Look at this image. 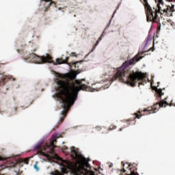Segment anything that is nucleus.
<instances>
[{"instance_id":"nucleus-1","label":"nucleus","mask_w":175,"mask_h":175,"mask_svg":"<svg viewBox=\"0 0 175 175\" xmlns=\"http://www.w3.org/2000/svg\"><path fill=\"white\" fill-rule=\"evenodd\" d=\"M57 85L60 89L58 98L63 103L64 111H62V117L60 118V122H64V118L66 117V113L69 111L72 105H75V102L77 99L79 91L85 90L87 85L81 84V81L73 79L72 75L58 74Z\"/></svg>"},{"instance_id":"nucleus-2","label":"nucleus","mask_w":175,"mask_h":175,"mask_svg":"<svg viewBox=\"0 0 175 175\" xmlns=\"http://www.w3.org/2000/svg\"><path fill=\"white\" fill-rule=\"evenodd\" d=\"M144 2L147 21L157 23V32H159L161 31V23L158 14H165V16L169 17L172 14L167 13V5L163 3V1H158L157 5L154 7H151L147 0H144Z\"/></svg>"},{"instance_id":"nucleus-3","label":"nucleus","mask_w":175,"mask_h":175,"mask_svg":"<svg viewBox=\"0 0 175 175\" xmlns=\"http://www.w3.org/2000/svg\"><path fill=\"white\" fill-rule=\"evenodd\" d=\"M61 166L63 167L62 172L64 174L68 173V170H71L76 175H95L93 171L88 170L91 169V165L85 157L83 159V161L75 163L68 160L62 159Z\"/></svg>"},{"instance_id":"nucleus-4","label":"nucleus","mask_w":175,"mask_h":175,"mask_svg":"<svg viewBox=\"0 0 175 175\" xmlns=\"http://www.w3.org/2000/svg\"><path fill=\"white\" fill-rule=\"evenodd\" d=\"M24 59H29L31 62H33V64H53L54 65H61V64H68L69 66H75V68H79V66H77V64H79V62H76L74 63H68L66 60H64L62 59L57 58L56 59V62L53 61V57L49 54L46 53V55L43 56H39L36 54H35L33 52L31 53H29L27 55H24Z\"/></svg>"},{"instance_id":"nucleus-5","label":"nucleus","mask_w":175,"mask_h":175,"mask_svg":"<svg viewBox=\"0 0 175 175\" xmlns=\"http://www.w3.org/2000/svg\"><path fill=\"white\" fill-rule=\"evenodd\" d=\"M132 65V59L126 61L121 67L118 68L117 73L111 78V81L118 80L132 87V71L129 66Z\"/></svg>"},{"instance_id":"nucleus-6","label":"nucleus","mask_w":175,"mask_h":175,"mask_svg":"<svg viewBox=\"0 0 175 175\" xmlns=\"http://www.w3.org/2000/svg\"><path fill=\"white\" fill-rule=\"evenodd\" d=\"M57 139H59L58 134H55L52 136V139L49 144L44 142H39L34 148L37 150L38 154L42 157L49 158L50 155H53V154H54V148L57 147V146H55V144H57Z\"/></svg>"},{"instance_id":"nucleus-7","label":"nucleus","mask_w":175,"mask_h":175,"mask_svg":"<svg viewBox=\"0 0 175 175\" xmlns=\"http://www.w3.org/2000/svg\"><path fill=\"white\" fill-rule=\"evenodd\" d=\"M167 106H174L173 103H167V102L165 100H161L159 103H157L154 104L152 107H149L146 109H144V110H139L138 113H134V118L133 121H135L136 122V118H138L139 120L140 118L143 117V116H148V114H152V113H155L156 111H158L160 107H166Z\"/></svg>"},{"instance_id":"nucleus-8","label":"nucleus","mask_w":175,"mask_h":175,"mask_svg":"<svg viewBox=\"0 0 175 175\" xmlns=\"http://www.w3.org/2000/svg\"><path fill=\"white\" fill-rule=\"evenodd\" d=\"M150 82V79L147 77L146 73H143L142 71H132V87H140V85H144L147 83Z\"/></svg>"},{"instance_id":"nucleus-9","label":"nucleus","mask_w":175,"mask_h":175,"mask_svg":"<svg viewBox=\"0 0 175 175\" xmlns=\"http://www.w3.org/2000/svg\"><path fill=\"white\" fill-rule=\"evenodd\" d=\"M154 51V47L149 49L148 51H143L142 52H138V53L132 58V65H135L136 62H139L140 59H143V58H144V55H146V54L144 53H148V51Z\"/></svg>"},{"instance_id":"nucleus-10","label":"nucleus","mask_w":175,"mask_h":175,"mask_svg":"<svg viewBox=\"0 0 175 175\" xmlns=\"http://www.w3.org/2000/svg\"><path fill=\"white\" fill-rule=\"evenodd\" d=\"M17 165V161L13 159H10L7 161L5 165H1V170L5 169V167H14Z\"/></svg>"},{"instance_id":"nucleus-11","label":"nucleus","mask_w":175,"mask_h":175,"mask_svg":"<svg viewBox=\"0 0 175 175\" xmlns=\"http://www.w3.org/2000/svg\"><path fill=\"white\" fill-rule=\"evenodd\" d=\"M70 152L71 158H72V159H76V158H79L80 157V153L76 150L75 146L70 148Z\"/></svg>"},{"instance_id":"nucleus-12","label":"nucleus","mask_w":175,"mask_h":175,"mask_svg":"<svg viewBox=\"0 0 175 175\" xmlns=\"http://www.w3.org/2000/svg\"><path fill=\"white\" fill-rule=\"evenodd\" d=\"M103 36V33L101 34V36L98 38V40L96 41V44L94 45L92 51H90V53H92V51H94L95 50V49H96V46L99 44V42H100V40H102V37Z\"/></svg>"},{"instance_id":"nucleus-13","label":"nucleus","mask_w":175,"mask_h":175,"mask_svg":"<svg viewBox=\"0 0 175 175\" xmlns=\"http://www.w3.org/2000/svg\"><path fill=\"white\" fill-rule=\"evenodd\" d=\"M156 92L159 98H161L164 94L163 92H162V89H156Z\"/></svg>"},{"instance_id":"nucleus-14","label":"nucleus","mask_w":175,"mask_h":175,"mask_svg":"<svg viewBox=\"0 0 175 175\" xmlns=\"http://www.w3.org/2000/svg\"><path fill=\"white\" fill-rule=\"evenodd\" d=\"M167 13H172V12H174V5H172V6L170 7V5H167Z\"/></svg>"},{"instance_id":"nucleus-15","label":"nucleus","mask_w":175,"mask_h":175,"mask_svg":"<svg viewBox=\"0 0 175 175\" xmlns=\"http://www.w3.org/2000/svg\"><path fill=\"white\" fill-rule=\"evenodd\" d=\"M134 164H133V171H132V175H139V173L135 172V170H137V168H136V167H134L133 166Z\"/></svg>"},{"instance_id":"nucleus-16","label":"nucleus","mask_w":175,"mask_h":175,"mask_svg":"<svg viewBox=\"0 0 175 175\" xmlns=\"http://www.w3.org/2000/svg\"><path fill=\"white\" fill-rule=\"evenodd\" d=\"M117 126L114 125V124H111L109 128V131H113V129H116Z\"/></svg>"},{"instance_id":"nucleus-17","label":"nucleus","mask_w":175,"mask_h":175,"mask_svg":"<svg viewBox=\"0 0 175 175\" xmlns=\"http://www.w3.org/2000/svg\"><path fill=\"white\" fill-rule=\"evenodd\" d=\"M22 162H23V163H25L26 165H28L29 162V159H25L22 161Z\"/></svg>"},{"instance_id":"nucleus-18","label":"nucleus","mask_w":175,"mask_h":175,"mask_svg":"<svg viewBox=\"0 0 175 175\" xmlns=\"http://www.w3.org/2000/svg\"><path fill=\"white\" fill-rule=\"evenodd\" d=\"M170 24L171 27H172L173 29H175V23L173 21H171L170 23Z\"/></svg>"},{"instance_id":"nucleus-19","label":"nucleus","mask_w":175,"mask_h":175,"mask_svg":"<svg viewBox=\"0 0 175 175\" xmlns=\"http://www.w3.org/2000/svg\"><path fill=\"white\" fill-rule=\"evenodd\" d=\"M131 122H132L131 120H126V124H124V126H128V125H131Z\"/></svg>"},{"instance_id":"nucleus-20","label":"nucleus","mask_w":175,"mask_h":175,"mask_svg":"<svg viewBox=\"0 0 175 175\" xmlns=\"http://www.w3.org/2000/svg\"><path fill=\"white\" fill-rule=\"evenodd\" d=\"M34 169H36V170L37 172H39V167H38V164L37 163L34 165Z\"/></svg>"},{"instance_id":"nucleus-21","label":"nucleus","mask_w":175,"mask_h":175,"mask_svg":"<svg viewBox=\"0 0 175 175\" xmlns=\"http://www.w3.org/2000/svg\"><path fill=\"white\" fill-rule=\"evenodd\" d=\"M96 131H101L102 130V126H96Z\"/></svg>"},{"instance_id":"nucleus-22","label":"nucleus","mask_w":175,"mask_h":175,"mask_svg":"<svg viewBox=\"0 0 175 175\" xmlns=\"http://www.w3.org/2000/svg\"><path fill=\"white\" fill-rule=\"evenodd\" d=\"M3 157L2 156L0 155V161H3Z\"/></svg>"},{"instance_id":"nucleus-23","label":"nucleus","mask_w":175,"mask_h":175,"mask_svg":"<svg viewBox=\"0 0 175 175\" xmlns=\"http://www.w3.org/2000/svg\"><path fill=\"white\" fill-rule=\"evenodd\" d=\"M63 150H68V147H66V146H64V148H63Z\"/></svg>"},{"instance_id":"nucleus-24","label":"nucleus","mask_w":175,"mask_h":175,"mask_svg":"<svg viewBox=\"0 0 175 175\" xmlns=\"http://www.w3.org/2000/svg\"><path fill=\"white\" fill-rule=\"evenodd\" d=\"M72 54L74 57H76V53H72Z\"/></svg>"},{"instance_id":"nucleus-25","label":"nucleus","mask_w":175,"mask_h":175,"mask_svg":"<svg viewBox=\"0 0 175 175\" xmlns=\"http://www.w3.org/2000/svg\"><path fill=\"white\" fill-rule=\"evenodd\" d=\"M57 175H61V173L57 172Z\"/></svg>"},{"instance_id":"nucleus-26","label":"nucleus","mask_w":175,"mask_h":175,"mask_svg":"<svg viewBox=\"0 0 175 175\" xmlns=\"http://www.w3.org/2000/svg\"><path fill=\"white\" fill-rule=\"evenodd\" d=\"M17 51H18V53H20V49H18Z\"/></svg>"},{"instance_id":"nucleus-27","label":"nucleus","mask_w":175,"mask_h":175,"mask_svg":"<svg viewBox=\"0 0 175 175\" xmlns=\"http://www.w3.org/2000/svg\"><path fill=\"white\" fill-rule=\"evenodd\" d=\"M33 51V53H35V51H36V49H34Z\"/></svg>"},{"instance_id":"nucleus-28","label":"nucleus","mask_w":175,"mask_h":175,"mask_svg":"<svg viewBox=\"0 0 175 175\" xmlns=\"http://www.w3.org/2000/svg\"><path fill=\"white\" fill-rule=\"evenodd\" d=\"M120 131H122V128H120Z\"/></svg>"},{"instance_id":"nucleus-29","label":"nucleus","mask_w":175,"mask_h":175,"mask_svg":"<svg viewBox=\"0 0 175 175\" xmlns=\"http://www.w3.org/2000/svg\"><path fill=\"white\" fill-rule=\"evenodd\" d=\"M158 1H163V0H158Z\"/></svg>"},{"instance_id":"nucleus-30","label":"nucleus","mask_w":175,"mask_h":175,"mask_svg":"<svg viewBox=\"0 0 175 175\" xmlns=\"http://www.w3.org/2000/svg\"><path fill=\"white\" fill-rule=\"evenodd\" d=\"M66 59H68V57H66Z\"/></svg>"},{"instance_id":"nucleus-31","label":"nucleus","mask_w":175,"mask_h":175,"mask_svg":"<svg viewBox=\"0 0 175 175\" xmlns=\"http://www.w3.org/2000/svg\"><path fill=\"white\" fill-rule=\"evenodd\" d=\"M116 13V11L113 12V14Z\"/></svg>"},{"instance_id":"nucleus-32","label":"nucleus","mask_w":175,"mask_h":175,"mask_svg":"<svg viewBox=\"0 0 175 175\" xmlns=\"http://www.w3.org/2000/svg\"><path fill=\"white\" fill-rule=\"evenodd\" d=\"M0 175H3V174H0Z\"/></svg>"}]
</instances>
